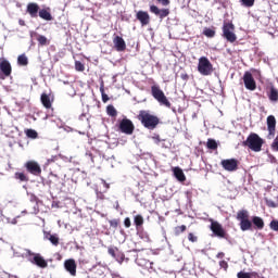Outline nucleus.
Returning <instances> with one entry per match:
<instances>
[{"mask_svg":"<svg viewBox=\"0 0 278 278\" xmlns=\"http://www.w3.org/2000/svg\"><path fill=\"white\" fill-rule=\"evenodd\" d=\"M9 278H18V277L12 276L11 274H9Z\"/></svg>","mask_w":278,"mask_h":278,"instance_id":"69168bd1","label":"nucleus"},{"mask_svg":"<svg viewBox=\"0 0 278 278\" xmlns=\"http://www.w3.org/2000/svg\"><path fill=\"white\" fill-rule=\"evenodd\" d=\"M181 79H188V75L187 74H181Z\"/></svg>","mask_w":278,"mask_h":278,"instance_id":"e2e57ef3","label":"nucleus"},{"mask_svg":"<svg viewBox=\"0 0 278 278\" xmlns=\"http://www.w3.org/2000/svg\"><path fill=\"white\" fill-rule=\"evenodd\" d=\"M267 138L268 140H273L275 138V134L277 131V118L274 115L267 116Z\"/></svg>","mask_w":278,"mask_h":278,"instance_id":"6e6552de","label":"nucleus"},{"mask_svg":"<svg viewBox=\"0 0 278 278\" xmlns=\"http://www.w3.org/2000/svg\"><path fill=\"white\" fill-rule=\"evenodd\" d=\"M267 205L268 207H277V203H275L273 200H267Z\"/></svg>","mask_w":278,"mask_h":278,"instance_id":"6e6d98bb","label":"nucleus"},{"mask_svg":"<svg viewBox=\"0 0 278 278\" xmlns=\"http://www.w3.org/2000/svg\"><path fill=\"white\" fill-rule=\"evenodd\" d=\"M113 45L118 52H123L125 51V49H127V43L125 42V39H123V37L121 36H115L113 38Z\"/></svg>","mask_w":278,"mask_h":278,"instance_id":"6ab92c4d","label":"nucleus"},{"mask_svg":"<svg viewBox=\"0 0 278 278\" xmlns=\"http://www.w3.org/2000/svg\"><path fill=\"white\" fill-rule=\"evenodd\" d=\"M166 141H161L159 147H162V149H168V146L165 143Z\"/></svg>","mask_w":278,"mask_h":278,"instance_id":"bf43d9fd","label":"nucleus"},{"mask_svg":"<svg viewBox=\"0 0 278 278\" xmlns=\"http://www.w3.org/2000/svg\"><path fill=\"white\" fill-rule=\"evenodd\" d=\"M108 253L113 257V260L117 261L118 264H123L125 262V253H123L118 248L116 247H109Z\"/></svg>","mask_w":278,"mask_h":278,"instance_id":"9d476101","label":"nucleus"},{"mask_svg":"<svg viewBox=\"0 0 278 278\" xmlns=\"http://www.w3.org/2000/svg\"><path fill=\"white\" fill-rule=\"evenodd\" d=\"M243 83L247 90H255L257 85L255 84V78H253V74L251 72H245L243 75Z\"/></svg>","mask_w":278,"mask_h":278,"instance_id":"9b49d317","label":"nucleus"},{"mask_svg":"<svg viewBox=\"0 0 278 278\" xmlns=\"http://www.w3.org/2000/svg\"><path fill=\"white\" fill-rule=\"evenodd\" d=\"M222 167L224 170H227L228 173H235V170H238V160L236 159H226L220 162Z\"/></svg>","mask_w":278,"mask_h":278,"instance_id":"1a4fd4ad","label":"nucleus"},{"mask_svg":"<svg viewBox=\"0 0 278 278\" xmlns=\"http://www.w3.org/2000/svg\"><path fill=\"white\" fill-rule=\"evenodd\" d=\"M151 94L153 99H155L160 105H165V108H170V101H168V98H166V94H164V91L160 89V86L153 85L151 87Z\"/></svg>","mask_w":278,"mask_h":278,"instance_id":"7ed1b4c3","label":"nucleus"},{"mask_svg":"<svg viewBox=\"0 0 278 278\" xmlns=\"http://www.w3.org/2000/svg\"><path fill=\"white\" fill-rule=\"evenodd\" d=\"M219 266L220 268H224V270H227V268H229V264H227L226 261H220Z\"/></svg>","mask_w":278,"mask_h":278,"instance_id":"8fccbe9b","label":"nucleus"},{"mask_svg":"<svg viewBox=\"0 0 278 278\" xmlns=\"http://www.w3.org/2000/svg\"><path fill=\"white\" fill-rule=\"evenodd\" d=\"M152 140H154L155 144H160L161 142H166V140L160 139V135H154L152 137Z\"/></svg>","mask_w":278,"mask_h":278,"instance_id":"de8ad7c7","label":"nucleus"},{"mask_svg":"<svg viewBox=\"0 0 278 278\" xmlns=\"http://www.w3.org/2000/svg\"><path fill=\"white\" fill-rule=\"evenodd\" d=\"M252 224L256 227V229H264V219L260 216H253Z\"/></svg>","mask_w":278,"mask_h":278,"instance_id":"393cba45","label":"nucleus"},{"mask_svg":"<svg viewBox=\"0 0 278 278\" xmlns=\"http://www.w3.org/2000/svg\"><path fill=\"white\" fill-rule=\"evenodd\" d=\"M17 64L18 66H27V64H29V59H27V55L21 54L17 58Z\"/></svg>","mask_w":278,"mask_h":278,"instance_id":"c756f323","label":"nucleus"},{"mask_svg":"<svg viewBox=\"0 0 278 278\" xmlns=\"http://www.w3.org/2000/svg\"><path fill=\"white\" fill-rule=\"evenodd\" d=\"M25 166H26V169L28 170V173H30V175L38 176V175H40V173H42L40 165L34 161H28L25 164Z\"/></svg>","mask_w":278,"mask_h":278,"instance_id":"dca6fc26","label":"nucleus"},{"mask_svg":"<svg viewBox=\"0 0 278 278\" xmlns=\"http://www.w3.org/2000/svg\"><path fill=\"white\" fill-rule=\"evenodd\" d=\"M106 114L108 116H112L115 118V116H118V111H116V108L114 105L110 104L106 106Z\"/></svg>","mask_w":278,"mask_h":278,"instance_id":"7c9ffc66","label":"nucleus"},{"mask_svg":"<svg viewBox=\"0 0 278 278\" xmlns=\"http://www.w3.org/2000/svg\"><path fill=\"white\" fill-rule=\"evenodd\" d=\"M3 217V212L0 210V218Z\"/></svg>","mask_w":278,"mask_h":278,"instance_id":"338daca9","label":"nucleus"},{"mask_svg":"<svg viewBox=\"0 0 278 278\" xmlns=\"http://www.w3.org/2000/svg\"><path fill=\"white\" fill-rule=\"evenodd\" d=\"M0 71L4 77H10L12 75V64L8 59H0Z\"/></svg>","mask_w":278,"mask_h":278,"instance_id":"ddd939ff","label":"nucleus"},{"mask_svg":"<svg viewBox=\"0 0 278 278\" xmlns=\"http://www.w3.org/2000/svg\"><path fill=\"white\" fill-rule=\"evenodd\" d=\"M30 264H35V266H38L39 268H47L49 266V263L42 257L40 254H35L33 258H28Z\"/></svg>","mask_w":278,"mask_h":278,"instance_id":"2eb2a0df","label":"nucleus"},{"mask_svg":"<svg viewBox=\"0 0 278 278\" xmlns=\"http://www.w3.org/2000/svg\"><path fill=\"white\" fill-rule=\"evenodd\" d=\"M184 231H186V225L177 226L175 228V235L176 236H179V233H184Z\"/></svg>","mask_w":278,"mask_h":278,"instance_id":"a19ab883","label":"nucleus"},{"mask_svg":"<svg viewBox=\"0 0 278 278\" xmlns=\"http://www.w3.org/2000/svg\"><path fill=\"white\" fill-rule=\"evenodd\" d=\"M29 200H30V203H35L33 213L38 214V212H40V208L38 207V197L31 193Z\"/></svg>","mask_w":278,"mask_h":278,"instance_id":"c85d7f7f","label":"nucleus"},{"mask_svg":"<svg viewBox=\"0 0 278 278\" xmlns=\"http://www.w3.org/2000/svg\"><path fill=\"white\" fill-rule=\"evenodd\" d=\"M25 134L27 138H31L33 140H36V138H38V131H36L35 129H26Z\"/></svg>","mask_w":278,"mask_h":278,"instance_id":"72a5a7b5","label":"nucleus"},{"mask_svg":"<svg viewBox=\"0 0 278 278\" xmlns=\"http://www.w3.org/2000/svg\"><path fill=\"white\" fill-rule=\"evenodd\" d=\"M110 227H113L114 229H116V227H118V220L117 219L110 220Z\"/></svg>","mask_w":278,"mask_h":278,"instance_id":"3c124183","label":"nucleus"},{"mask_svg":"<svg viewBox=\"0 0 278 278\" xmlns=\"http://www.w3.org/2000/svg\"><path fill=\"white\" fill-rule=\"evenodd\" d=\"M150 12H151V14H155L156 16H159V18L161 21H164V18H166V16H168V14H170L169 9H160L155 4L150 5Z\"/></svg>","mask_w":278,"mask_h":278,"instance_id":"f8f14e48","label":"nucleus"},{"mask_svg":"<svg viewBox=\"0 0 278 278\" xmlns=\"http://www.w3.org/2000/svg\"><path fill=\"white\" fill-rule=\"evenodd\" d=\"M269 228L271 229V231H278V220L273 219L269 224Z\"/></svg>","mask_w":278,"mask_h":278,"instance_id":"ea45409f","label":"nucleus"},{"mask_svg":"<svg viewBox=\"0 0 278 278\" xmlns=\"http://www.w3.org/2000/svg\"><path fill=\"white\" fill-rule=\"evenodd\" d=\"M208 223H211L210 229L215 238H225V236H227V232L225 231V228H223V225H220V223L214 220L213 218H210Z\"/></svg>","mask_w":278,"mask_h":278,"instance_id":"39448f33","label":"nucleus"},{"mask_svg":"<svg viewBox=\"0 0 278 278\" xmlns=\"http://www.w3.org/2000/svg\"><path fill=\"white\" fill-rule=\"evenodd\" d=\"M134 129H136V126H134V122H131V119L125 117L119 122V131H122V134L131 136V134H134Z\"/></svg>","mask_w":278,"mask_h":278,"instance_id":"0eeeda50","label":"nucleus"},{"mask_svg":"<svg viewBox=\"0 0 278 278\" xmlns=\"http://www.w3.org/2000/svg\"><path fill=\"white\" fill-rule=\"evenodd\" d=\"M34 36H37V41L39 42V45L41 47H45L48 45V39H47V37H45V35H38L35 31H30V38H34Z\"/></svg>","mask_w":278,"mask_h":278,"instance_id":"412c9836","label":"nucleus"},{"mask_svg":"<svg viewBox=\"0 0 278 278\" xmlns=\"http://www.w3.org/2000/svg\"><path fill=\"white\" fill-rule=\"evenodd\" d=\"M100 181H101V185H102V187H103V189H102L103 192H106L108 190H110V184H108V182L105 181V179L101 178Z\"/></svg>","mask_w":278,"mask_h":278,"instance_id":"c03bdc74","label":"nucleus"},{"mask_svg":"<svg viewBox=\"0 0 278 278\" xmlns=\"http://www.w3.org/2000/svg\"><path fill=\"white\" fill-rule=\"evenodd\" d=\"M174 176L178 181H185L186 180V174H184V169L180 167L174 168Z\"/></svg>","mask_w":278,"mask_h":278,"instance_id":"5701e85b","label":"nucleus"},{"mask_svg":"<svg viewBox=\"0 0 278 278\" xmlns=\"http://www.w3.org/2000/svg\"><path fill=\"white\" fill-rule=\"evenodd\" d=\"M264 144V139H262L257 134L251 132L247 140L242 142L243 147H249L251 151L260 153L262 151V146Z\"/></svg>","mask_w":278,"mask_h":278,"instance_id":"f03ea898","label":"nucleus"},{"mask_svg":"<svg viewBox=\"0 0 278 278\" xmlns=\"http://www.w3.org/2000/svg\"><path fill=\"white\" fill-rule=\"evenodd\" d=\"M75 70L78 71L79 73H84V71H86V66L84 65V63H81V61H76Z\"/></svg>","mask_w":278,"mask_h":278,"instance_id":"e433bc0d","label":"nucleus"},{"mask_svg":"<svg viewBox=\"0 0 278 278\" xmlns=\"http://www.w3.org/2000/svg\"><path fill=\"white\" fill-rule=\"evenodd\" d=\"M26 12L31 18H36L40 12V7L36 2H30L27 4Z\"/></svg>","mask_w":278,"mask_h":278,"instance_id":"a211bd4d","label":"nucleus"},{"mask_svg":"<svg viewBox=\"0 0 278 278\" xmlns=\"http://www.w3.org/2000/svg\"><path fill=\"white\" fill-rule=\"evenodd\" d=\"M159 3H161V5H170V0H157Z\"/></svg>","mask_w":278,"mask_h":278,"instance_id":"5fc2aeb1","label":"nucleus"},{"mask_svg":"<svg viewBox=\"0 0 278 278\" xmlns=\"http://www.w3.org/2000/svg\"><path fill=\"white\" fill-rule=\"evenodd\" d=\"M239 227H240L241 231H249L252 229L253 223L250 219H244V220L240 222Z\"/></svg>","mask_w":278,"mask_h":278,"instance_id":"b1692460","label":"nucleus"},{"mask_svg":"<svg viewBox=\"0 0 278 278\" xmlns=\"http://www.w3.org/2000/svg\"><path fill=\"white\" fill-rule=\"evenodd\" d=\"M242 8H253L255 5V0H239Z\"/></svg>","mask_w":278,"mask_h":278,"instance_id":"f704fd0d","label":"nucleus"},{"mask_svg":"<svg viewBox=\"0 0 278 278\" xmlns=\"http://www.w3.org/2000/svg\"><path fill=\"white\" fill-rule=\"evenodd\" d=\"M102 101L103 103H108L110 101V97L106 93H102Z\"/></svg>","mask_w":278,"mask_h":278,"instance_id":"4d7b16f0","label":"nucleus"},{"mask_svg":"<svg viewBox=\"0 0 278 278\" xmlns=\"http://www.w3.org/2000/svg\"><path fill=\"white\" fill-rule=\"evenodd\" d=\"M103 190L99 191V189H96V197L97 199H99L100 201H104L105 200V194H103Z\"/></svg>","mask_w":278,"mask_h":278,"instance_id":"79ce46f5","label":"nucleus"},{"mask_svg":"<svg viewBox=\"0 0 278 278\" xmlns=\"http://www.w3.org/2000/svg\"><path fill=\"white\" fill-rule=\"evenodd\" d=\"M0 218H1V220H4L9 225H16L18 216L11 219L10 217H5L2 215V217H0Z\"/></svg>","mask_w":278,"mask_h":278,"instance_id":"4c0bfd02","label":"nucleus"},{"mask_svg":"<svg viewBox=\"0 0 278 278\" xmlns=\"http://www.w3.org/2000/svg\"><path fill=\"white\" fill-rule=\"evenodd\" d=\"M41 103L46 110H51V98L47 93L41 94Z\"/></svg>","mask_w":278,"mask_h":278,"instance_id":"cd10ccee","label":"nucleus"},{"mask_svg":"<svg viewBox=\"0 0 278 278\" xmlns=\"http://www.w3.org/2000/svg\"><path fill=\"white\" fill-rule=\"evenodd\" d=\"M64 268L72 275V277H75L77 275V263H75V260L70 258L64 262Z\"/></svg>","mask_w":278,"mask_h":278,"instance_id":"f3484780","label":"nucleus"},{"mask_svg":"<svg viewBox=\"0 0 278 278\" xmlns=\"http://www.w3.org/2000/svg\"><path fill=\"white\" fill-rule=\"evenodd\" d=\"M237 278H251V273L239 271V273L237 274Z\"/></svg>","mask_w":278,"mask_h":278,"instance_id":"37998d69","label":"nucleus"},{"mask_svg":"<svg viewBox=\"0 0 278 278\" xmlns=\"http://www.w3.org/2000/svg\"><path fill=\"white\" fill-rule=\"evenodd\" d=\"M15 179H18L20 181H27V176L24 173H15Z\"/></svg>","mask_w":278,"mask_h":278,"instance_id":"58836bf2","label":"nucleus"},{"mask_svg":"<svg viewBox=\"0 0 278 278\" xmlns=\"http://www.w3.org/2000/svg\"><path fill=\"white\" fill-rule=\"evenodd\" d=\"M136 18H137V21H139V23H141L142 27H147V25H149V23H151V16L149 15V12H147V11H138L136 14Z\"/></svg>","mask_w":278,"mask_h":278,"instance_id":"4468645a","label":"nucleus"},{"mask_svg":"<svg viewBox=\"0 0 278 278\" xmlns=\"http://www.w3.org/2000/svg\"><path fill=\"white\" fill-rule=\"evenodd\" d=\"M206 147L211 151H216L218 149V143L214 139H207Z\"/></svg>","mask_w":278,"mask_h":278,"instance_id":"2f4dec72","label":"nucleus"},{"mask_svg":"<svg viewBox=\"0 0 278 278\" xmlns=\"http://www.w3.org/2000/svg\"><path fill=\"white\" fill-rule=\"evenodd\" d=\"M137 118L146 129L153 130L160 125V117L151 114V111L141 110Z\"/></svg>","mask_w":278,"mask_h":278,"instance_id":"f257e3e1","label":"nucleus"},{"mask_svg":"<svg viewBox=\"0 0 278 278\" xmlns=\"http://www.w3.org/2000/svg\"><path fill=\"white\" fill-rule=\"evenodd\" d=\"M134 223L136 227H142V225H144V217H142V215H136L134 217Z\"/></svg>","mask_w":278,"mask_h":278,"instance_id":"473e14b6","label":"nucleus"},{"mask_svg":"<svg viewBox=\"0 0 278 278\" xmlns=\"http://www.w3.org/2000/svg\"><path fill=\"white\" fill-rule=\"evenodd\" d=\"M18 25H21V27H25V22L23 20H18Z\"/></svg>","mask_w":278,"mask_h":278,"instance_id":"680f3d73","label":"nucleus"},{"mask_svg":"<svg viewBox=\"0 0 278 278\" xmlns=\"http://www.w3.org/2000/svg\"><path fill=\"white\" fill-rule=\"evenodd\" d=\"M124 225H125L126 229H129V227H131V219L129 217H126L124 219Z\"/></svg>","mask_w":278,"mask_h":278,"instance_id":"09e8293b","label":"nucleus"},{"mask_svg":"<svg viewBox=\"0 0 278 278\" xmlns=\"http://www.w3.org/2000/svg\"><path fill=\"white\" fill-rule=\"evenodd\" d=\"M86 116V114H81L80 116H79V121H84V117Z\"/></svg>","mask_w":278,"mask_h":278,"instance_id":"0e129e2a","label":"nucleus"},{"mask_svg":"<svg viewBox=\"0 0 278 278\" xmlns=\"http://www.w3.org/2000/svg\"><path fill=\"white\" fill-rule=\"evenodd\" d=\"M268 160L271 164H277V157H275L273 154H268Z\"/></svg>","mask_w":278,"mask_h":278,"instance_id":"864d4df0","label":"nucleus"},{"mask_svg":"<svg viewBox=\"0 0 278 278\" xmlns=\"http://www.w3.org/2000/svg\"><path fill=\"white\" fill-rule=\"evenodd\" d=\"M271 150L278 153V137H276L271 143Z\"/></svg>","mask_w":278,"mask_h":278,"instance_id":"49530a36","label":"nucleus"},{"mask_svg":"<svg viewBox=\"0 0 278 278\" xmlns=\"http://www.w3.org/2000/svg\"><path fill=\"white\" fill-rule=\"evenodd\" d=\"M233 29L236 27L231 23H225L223 25V36L228 42H236L238 40V37L233 34Z\"/></svg>","mask_w":278,"mask_h":278,"instance_id":"423d86ee","label":"nucleus"},{"mask_svg":"<svg viewBox=\"0 0 278 278\" xmlns=\"http://www.w3.org/2000/svg\"><path fill=\"white\" fill-rule=\"evenodd\" d=\"M43 238L45 240H49L53 247H58V244H60V237H58L56 233L52 235L49 231H43Z\"/></svg>","mask_w":278,"mask_h":278,"instance_id":"aec40b11","label":"nucleus"},{"mask_svg":"<svg viewBox=\"0 0 278 278\" xmlns=\"http://www.w3.org/2000/svg\"><path fill=\"white\" fill-rule=\"evenodd\" d=\"M213 71L214 67L212 65V62H210V59H207L206 56H201L198 63V72L200 73V75L207 77V75L213 73Z\"/></svg>","mask_w":278,"mask_h":278,"instance_id":"20e7f679","label":"nucleus"},{"mask_svg":"<svg viewBox=\"0 0 278 278\" xmlns=\"http://www.w3.org/2000/svg\"><path fill=\"white\" fill-rule=\"evenodd\" d=\"M185 194H186L187 203H192V190H187Z\"/></svg>","mask_w":278,"mask_h":278,"instance_id":"a18cd8bd","label":"nucleus"},{"mask_svg":"<svg viewBox=\"0 0 278 278\" xmlns=\"http://www.w3.org/2000/svg\"><path fill=\"white\" fill-rule=\"evenodd\" d=\"M217 257H218L219 260H223V258L225 257V253L219 252V253L217 254Z\"/></svg>","mask_w":278,"mask_h":278,"instance_id":"052dcab7","label":"nucleus"},{"mask_svg":"<svg viewBox=\"0 0 278 278\" xmlns=\"http://www.w3.org/2000/svg\"><path fill=\"white\" fill-rule=\"evenodd\" d=\"M39 16L43 21H53V15H51V12L49 11V9H41V10H39Z\"/></svg>","mask_w":278,"mask_h":278,"instance_id":"4be33fe9","label":"nucleus"},{"mask_svg":"<svg viewBox=\"0 0 278 278\" xmlns=\"http://www.w3.org/2000/svg\"><path fill=\"white\" fill-rule=\"evenodd\" d=\"M188 240H189L190 242H197V236H194L192 232H190V233L188 235Z\"/></svg>","mask_w":278,"mask_h":278,"instance_id":"603ef678","label":"nucleus"},{"mask_svg":"<svg viewBox=\"0 0 278 278\" xmlns=\"http://www.w3.org/2000/svg\"><path fill=\"white\" fill-rule=\"evenodd\" d=\"M203 34L206 38H214L216 36V30L212 28H204Z\"/></svg>","mask_w":278,"mask_h":278,"instance_id":"c9c22d12","label":"nucleus"},{"mask_svg":"<svg viewBox=\"0 0 278 278\" xmlns=\"http://www.w3.org/2000/svg\"><path fill=\"white\" fill-rule=\"evenodd\" d=\"M268 99H269V101H271V103H277V101H278V90H277V88L270 87Z\"/></svg>","mask_w":278,"mask_h":278,"instance_id":"a878e982","label":"nucleus"},{"mask_svg":"<svg viewBox=\"0 0 278 278\" xmlns=\"http://www.w3.org/2000/svg\"><path fill=\"white\" fill-rule=\"evenodd\" d=\"M55 160H53V159H48V162H54Z\"/></svg>","mask_w":278,"mask_h":278,"instance_id":"774afa93","label":"nucleus"},{"mask_svg":"<svg viewBox=\"0 0 278 278\" xmlns=\"http://www.w3.org/2000/svg\"><path fill=\"white\" fill-rule=\"evenodd\" d=\"M237 220H239V223H242V220H249V211L247 210L238 211Z\"/></svg>","mask_w":278,"mask_h":278,"instance_id":"bb28decb","label":"nucleus"},{"mask_svg":"<svg viewBox=\"0 0 278 278\" xmlns=\"http://www.w3.org/2000/svg\"><path fill=\"white\" fill-rule=\"evenodd\" d=\"M100 92L101 94H105V88H104L103 81L101 83V86H100Z\"/></svg>","mask_w":278,"mask_h":278,"instance_id":"13d9d810","label":"nucleus"}]
</instances>
